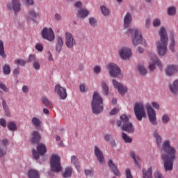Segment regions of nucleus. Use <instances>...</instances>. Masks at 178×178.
I'll return each mask as SVG.
<instances>
[{
    "mask_svg": "<svg viewBox=\"0 0 178 178\" xmlns=\"http://www.w3.org/2000/svg\"><path fill=\"white\" fill-rule=\"evenodd\" d=\"M154 136L156 138L158 148L161 151H163L161 154V159L164 163V169L165 172L173 170V162L176 159V149L170 145V140H165L162 143V136L159 134V131L156 130L154 134Z\"/></svg>",
    "mask_w": 178,
    "mask_h": 178,
    "instance_id": "1",
    "label": "nucleus"
},
{
    "mask_svg": "<svg viewBox=\"0 0 178 178\" xmlns=\"http://www.w3.org/2000/svg\"><path fill=\"white\" fill-rule=\"evenodd\" d=\"M159 35L160 40L157 42L156 48L160 56H163L168 52V42H169V38L168 37V33H166V29L165 26H161Z\"/></svg>",
    "mask_w": 178,
    "mask_h": 178,
    "instance_id": "2",
    "label": "nucleus"
},
{
    "mask_svg": "<svg viewBox=\"0 0 178 178\" xmlns=\"http://www.w3.org/2000/svg\"><path fill=\"white\" fill-rule=\"evenodd\" d=\"M127 33L129 37L132 38L133 45L137 47V45L141 44L143 45V47H147V41L143 38V35L140 30L138 29H129Z\"/></svg>",
    "mask_w": 178,
    "mask_h": 178,
    "instance_id": "3",
    "label": "nucleus"
},
{
    "mask_svg": "<svg viewBox=\"0 0 178 178\" xmlns=\"http://www.w3.org/2000/svg\"><path fill=\"white\" fill-rule=\"evenodd\" d=\"M92 111L95 115H99L104 111V100L98 92H95L91 102Z\"/></svg>",
    "mask_w": 178,
    "mask_h": 178,
    "instance_id": "4",
    "label": "nucleus"
},
{
    "mask_svg": "<svg viewBox=\"0 0 178 178\" xmlns=\"http://www.w3.org/2000/svg\"><path fill=\"white\" fill-rule=\"evenodd\" d=\"M120 120L117 122V126L120 127L122 126V130L127 131V133H134V126L130 122H129V117L126 114H123L120 116Z\"/></svg>",
    "mask_w": 178,
    "mask_h": 178,
    "instance_id": "5",
    "label": "nucleus"
},
{
    "mask_svg": "<svg viewBox=\"0 0 178 178\" xmlns=\"http://www.w3.org/2000/svg\"><path fill=\"white\" fill-rule=\"evenodd\" d=\"M134 113L136 119L139 120V122H141V120H143V118L147 117L145 108H144V104L143 102H138L135 104Z\"/></svg>",
    "mask_w": 178,
    "mask_h": 178,
    "instance_id": "6",
    "label": "nucleus"
},
{
    "mask_svg": "<svg viewBox=\"0 0 178 178\" xmlns=\"http://www.w3.org/2000/svg\"><path fill=\"white\" fill-rule=\"evenodd\" d=\"M50 166L52 172L59 173L62 172V165H60V157L56 154H53L50 159Z\"/></svg>",
    "mask_w": 178,
    "mask_h": 178,
    "instance_id": "7",
    "label": "nucleus"
},
{
    "mask_svg": "<svg viewBox=\"0 0 178 178\" xmlns=\"http://www.w3.org/2000/svg\"><path fill=\"white\" fill-rule=\"evenodd\" d=\"M149 58L150 59L149 61V69L151 72H154V70H155V65H157L159 69L162 70V63H161L158 57H156V54H150Z\"/></svg>",
    "mask_w": 178,
    "mask_h": 178,
    "instance_id": "8",
    "label": "nucleus"
},
{
    "mask_svg": "<svg viewBox=\"0 0 178 178\" xmlns=\"http://www.w3.org/2000/svg\"><path fill=\"white\" fill-rule=\"evenodd\" d=\"M145 108L147 109V115L150 123L153 124V126H156L158 124V122H156V112L152 108V106H151L149 103L145 104Z\"/></svg>",
    "mask_w": 178,
    "mask_h": 178,
    "instance_id": "9",
    "label": "nucleus"
},
{
    "mask_svg": "<svg viewBox=\"0 0 178 178\" xmlns=\"http://www.w3.org/2000/svg\"><path fill=\"white\" fill-rule=\"evenodd\" d=\"M106 67L109 71V74L111 76V77H118V76H120V74H122L120 67H119V65L114 63L107 64Z\"/></svg>",
    "mask_w": 178,
    "mask_h": 178,
    "instance_id": "10",
    "label": "nucleus"
},
{
    "mask_svg": "<svg viewBox=\"0 0 178 178\" xmlns=\"http://www.w3.org/2000/svg\"><path fill=\"white\" fill-rule=\"evenodd\" d=\"M41 35L44 40H47V41H49V42H52V41L55 40V33H54V30L51 28H43L41 31Z\"/></svg>",
    "mask_w": 178,
    "mask_h": 178,
    "instance_id": "11",
    "label": "nucleus"
},
{
    "mask_svg": "<svg viewBox=\"0 0 178 178\" xmlns=\"http://www.w3.org/2000/svg\"><path fill=\"white\" fill-rule=\"evenodd\" d=\"M118 55L124 60H127L133 56L131 49L126 47L120 48L118 51Z\"/></svg>",
    "mask_w": 178,
    "mask_h": 178,
    "instance_id": "12",
    "label": "nucleus"
},
{
    "mask_svg": "<svg viewBox=\"0 0 178 178\" xmlns=\"http://www.w3.org/2000/svg\"><path fill=\"white\" fill-rule=\"evenodd\" d=\"M37 150L35 149H33L32 150L33 157L35 159L38 161V159L40 158V155H44L45 152H47V146L42 143H39L37 145Z\"/></svg>",
    "mask_w": 178,
    "mask_h": 178,
    "instance_id": "13",
    "label": "nucleus"
},
{
    "mask_svg": "<svg viewBox=\"0 0 178 178\" xmlns=\"http://www.w3.org/2000/svg\"><path fill=\"white\" fill-rule=\"evenodd\" d=\"M65 45L67 48H70L72 49L74 45H76V39H74V36L72 33L66 31L65 33Z\"/></svg>",
    "mask_w": 178,
    "mask_h": 178,
    "instance_id": "14",
    "label": "nucleus"
},
{
    "mask_svg": "<svg viewBox=\"0 0 178 178\" xmlns=\"http://www.w3.org/2000/svg\"><path fill=\"white\" fill-rule=\"evenodd\" d=\"M113 86L115 90H118V92L120 95L123 96L126 92H127V86L123 85L122 83L118 82L115 79H113Z\"/></svg>",
    "mask_w": 178,
    "mask_h": 178,
    "instance_id": "15",
    "label": "nucleus"
},
{
    "mask_svg": "<svg viewBox=\"0 0 178 178\" xmlns=\"http://www.w3.org/2000/svg\"><path fill=\"white\" fill-rule=\"evenodd\" d=\"M56 94L58 95L60 99H65L67 98V92H66V88L62 87L60 85H56L54 88Z\"/></svg>",
    "mask_w": 178,
    "mask_h": 178,
    "instance_id": "16",
    "label": "nucleus"
},
{
    "mask_svg": "<svg viewBox=\"0 0 178 178\" xmlns=\"http://www.w3.org/2000/svg\"><path fill=\"white\" fill-rule=\"evenodd\" d=\"M37 17H40V14L34 9H30L28 10L25 15V19L27 22H34Z\"/></svg>",
    "mask_w": 178,
    "mask_h": 178,
    "instance_id": "17",
    "label": "nucleus"
},
{
    "mask_svg": "<svg viewBox=\"0 0 178 178\" xmlns=\"http://www.w3.org/2000/svg\"><path fill=\"white\" fill-rule=\"evenodd\" d=\"M8 8L9 9H13L14 10V13L17 15V13L22 10V3H20L19 0H13L12 4H8Z\"/></svg>",
    "mask_w": 178,
    "mask_h": 178,
    "instance_id": "18",
    "label": "nucleus"
},
{
    "mask_svg": "<svg viewBox=\"0 0 178 178\" xmlns=\"http://www.w3.org/2000/svg\"><path fill=\"white\" fill-rule=\"evenodd\" d=\"M94 153L99 163H104V162H105L104 153L102 152V150H101V149H99V147H98L97 145L94 147Z\"/></svg>",
    "mask_w": 178,
    "mask_h": 178,
    "instance_id": "19",
    "label": "nucleus"
},
{
    "mask_svg": "<svg viewBox=\"0 0 178 178\" xmlns=\"http://www.w3.org/2000/svg\"><path fill=\"white\" fill-rule=\"evenodd\" d=\"M133 22V16L130 12L127 13L124 17V28L129 29L130 27V24H131Z\"/></svg>",
    "mask_w": 178,
    "mask_h": 178,
    "instance_id": "20",
    "label": "nucleus"
},
{
    "mask_svg": "<svg viewBox=\"0 0 178 178\" xmlns=\"http://www.w3.org/2000/svg\"><path fill=\"white\" fill-rule=\"evenodd\" d=\"M178 72V66L175 65H168L165 70V73L168 76H173Z\"/></svg>",
    "mask_w": 178,
    "mask_h": 178,
    "instance_id": "21",
    "label": "nucleus"
},
{
    "mask_svg": "<svg viewBox=\"0 0 178 178\" xmlns=\"http://www.w3.org/2000/svg\"><path fill=\"white\" fill-rule=\"evenodd\" d=\"M90 15V11L86 8H81L78 10L76 16L79 19H86Z\"/></svg>",
    "mask_w": 178,
    "mask_h": 178,
    "instance_id": "22",
    "label": "nucleus"
},
{
    "mask_svg": "<svg viewBox=\"0 0 178 178\" xmlns=\"http://www.w3.org/2000/svg\"><path fill=\"white\" fill-rule=\"evenodd\" d=\"M41 140V135L37 131H33L32 134L31 143L32 144H37V143H40Z\"/></svg>",
    "mask_w": 178,
    "mask_h": 178,
    "instance_id": "23",
    "label": "nucleus"
},
{
    "mask_svg": "<svg viewBox=\"0 0 178 178\" xmlns=\"http://www.w3.org/2000/svg\"><path fill=\"white\" fill-rule=\"evenodd\" d=\"M108 166L111 169L112 172L115 175V176H120V172L118 170V167L113 163L112 160L108 161Z\"/></svg>",
    "mask_w": 178,
    "mask_h": 178,
    "instance_id": "24",
    "label": "nucleus"
},
{
    "mask_svg": "<svg viewBox=\"0 0 178 178\" xmlns=\"http://www.w3.org/2000/svg\"><path fill=\"white\" fill-rule=\"evenodd\" d=\"M169 88L172 94H178V80H175L172 84H170Z\"/></svg>",
    "mask_w": 178,
    "mask_h": 178,
    "instance_id": "25",
    "label": "nucleus"
},
{
    "mask_svg": "<svg viewBox=\"0 0 178 178\" xmlns=\"http://www.w3.org/2000/svg\"><path fill=\"white\" fill-rule=\"evenodd\" d=\"M71 163L75 166L76 170L78 172H80L81 168L80 165H79V159L76 156H72L71 157Z\"/></svg>",
    "mask_w": 178,
    "mask_h": 178,
    "instance_id": "26",
    "label": "nucleus"
},
{
    "mask_svg": "<svg viewBox=\"0 0 178 178\" xmlns=\"http://www.w3.org/2000/svg\"><path fill=\"white\" fill-rule=\"evenodd\" d=\"M31 123L33 126H34V127H35L36 129H40V127H41L42 122H41V120H40L38 118L33 117L31 120Z\"/></svg>",
    "mask_w": 178,
    "mask_h": 178,
    "instance_id": "27",
    "label": "nucleus"
},
{
    "mask_svg": "<svg viewBox=\"0 0 178 178\" xmlns=\"http://www.w3.org/2000/svg\"><path fill=\"white\" fill-rule=\"evenodd\" d=\"M27 175L29 178H40V173L37 170L31 169L29 170Z\"/></svg>",
    "mask_w": 178,
    "mask_h": 178,
    "instance_id": "28",
    "label": "nucleus"
},
{
    "mask_svg": "<svg viewBox=\"0 0 178 178\" xmlns=\"http://www.w3.org/2000/svg\"><path fill=\"white\" fill-rule=\"evenodd\" d=\"M143 178H152V167L148 168L147 171L143 169Z\"/></svg>",
    "mask_w": 178,
    "mask_h": 178,
    "instance_id": "29",
    "label": "nucleus"
},
{
    "mask_svg": "<svg viewBox=\"0 0 178 178\" xmlns=\"http://www.w3.org/2000/svg\"><path fill=\"white\" fill-rule=\"evenodd\" d=\"M42 102L46 108H52V102L48 99V97L44 96L42 97Z\"/></svg>",
    "mask_w": 178,
    "mask_h": 178,
    "instance_id": "30",
    "label": "nucleus"
},
{
    "mask_svg": "<svg viewBox=\"0 0 178 178\" xmlns=\"http://www.w3.org/2000/svg\"><path fill=\"white\" fill-rule=\"evenodd\" d=\"M2 105L6 113V116H8V118H10V111H9V106H8V104L6 103V101H5V99L2 100Z\"/></svg>",
    "mask_w": 178,
    "mask_h": 178,
    "instance_id": "31",
    "label": "nucleus"
},
{
    "mask_svg": "<svg viewBox=\"0 0 178 178\" xmlns=\"http://www.w3.org/2000/svg\"><path fill=\"white\" fill-rule=\"evenodd\" d=\"M0 56L3 59H6V54H5V47H3V42L0 40Z\"/></svg>",
    "mask_w": 178,
    "mask_h": 178,
    "instance_id": "32",
    "label": "nucleus"
},
{
    "mask_svg": "<svg viewBox=\"0 0 178 178\" xmlns=\"http://www.w3.org/2000/svg\"><path fill=\"white\" fill-rule=\"evenodd\" d=\"M88 22H89V24H90V26H91V27H97V26H98V21L97 20V18H95L94 17H89Z\"/></svg>",
    "mask_w": 178,
    "mask_h": 178,
    "instance_id": "33",
    "label": "nucleus"
},
{
    "mask_svg": "<svg viewBox=\"0 0 178 178\" xmlns=\"http://www.w3.org/2000/svg\"><path fill=\"white\" fill-rule=\"evenodd\" d=\"M72 168L67 167L65 168V172L63 173V177L64 178L70 177V176H72Z\"/></svg>",
    "mask_w": 178,
    "mask_h": 178,
    "instance_id": "34",
    "label": "nucleus"
},
{
    "mask_svg": "<svg viewBox=\"0 0 178 178\" xmlns=\"http://www.w3.org/2000/svg\"><path fill=\"white\" fill-rule=\"evenodd\" d=\"M167 13L168 16H175L176 15V7L170 6L167 8Z\"/></svg>",
    "mask_w": 178,
    "mask_h": 178,
    "instance_id": "35",
    "label": "nucleus"
},
{
    "mask_svg": "<svg viewBox=\"0 0 178 178\" xmlns=\"http://www.w3.org/2000/svg\"><path fill=\"white\" fill-rule=\"evenodd\" d=\"M14 63L15 65H17V66H25L26 64L27 63V61L22 58H18L14 60Z\"/></svg>",
    "mask_w": 178,
    "mask_h": 178,
    "instance_id": "36",
    "label": "nucleus"
},
{
    "mask_svg": "<svg viewBox=\"0 0 178 178\" xmlns=\"http://www.w3.org/2000/svg\"><path fill=\"white\" fill-rule=\"evenodd\" d=\"M122 140H124V143H127L128 144H131V143H133V139L130 138L127 134L123 132L122 134Z\"/></svg>",
    "mask_w": 178,
    "mask_h": 178,
    "instance_id": "37",
    "label": "nucleus"
},
{
    "mask_svg": "<svg viewBox=\"0 0 178 178\" xmlns=\"http://www.w3.org/2000/svg\"><path fill=\"white\" fill-rule=\"evenodd\" d=\"M37 60H38V59H37L35 54H30L28 57L26 63H31V62H33V63H34V62H36Z\"/></svg>",
    "mask_w": 178,
    "mask_h": 178,
    "instance_id": "38",
    "label": "nucleus"
},
{
    "mask_svg": "<svg viewBox=\"0 0 178 178\" xmlns=\"http://www.w3.org/2000/svg\"><path fill=\"white\" fill-rule=\"evenodd\" d=\"M101 11L102 15L104 16H108L109 15V8H106L105 6H101Z\"/></svg>",
    "mask_w": 178,
    "mask_h": 178,
    "instance_id": "39",
    "label": "nucleus"
},
{
    "mask_svg": "<svg viewBox=\"0 0 178 178\" xmlns=\"http://www.w3.org/2000/svg\"><path fill=\"white\" fill-rule=\"evenodd\" d=\"M130 156L134 159V163H136V165H138V161H140V158H138V156L136 155V152H130Z\"/></svg>",
    "mask_w": 178,
    "mask_h": 178,
    "instance_id": "40",
    "label": "nucleus"
},
{
    "mask_svg": "<svg viewBox=\"0 0 178 178\" xmlns=\"http://www.w3.org/2000/svg\"><path fill=\"white\" fill-rule=\"evenodd\" d=\"M8 129H9L11 131H15L17 129V127H16V124L15 122H9L8 124Z\"/></svg>",
    "mask_w": 178,
    "mask_h": 178,
    "instance_id": "41",
    "label": "nucleus"
},
{
    "mask_svg": "<svg viewBox=\"0 0 178 178\" xmlns=\"http://www.w3.org/2000/svg\"><path fill=\"white\" fill-rule=\"evenodd\" d=\"M161 120L163 123L168 124L170 121V117L168 114H164L162 116Z\"/></svg>",
    "mask_w": 178,
    "mask_h": 178,
    "instance_id": "42",
    "label": "nucleus"
},
{
    "mask_svg": "<svg viewBox=\"0 0 178 178\" xmlns=\"http://www.w3.org/2000/svg\"><path fill=\"white\" fill-rule=\"evenodd\" d=\"M102 86L104 95H108V92L109 91V88L108 87V85H106V83L102 82Z\"/></svg>",
    "mask_w": 178,
    "mask_h": 178,
    "instance_id": "43",
    "label": "nucleus"
},
{
    "mask_svg": "<svg viewBox=\"0 0 178 178\" xmlns=\"http://www.w3.org/2000/svg\"><path fill=\"white\" fill-rule=\"evenodd\" d=\"M3 72L4 74H10V67L9 65H5L3 67Z\"/></svg>",
    "mask_w": 178,
    "mask_h": 178,
    "instance_id": "44",
    "label": "nucleus"
},
{
    "mask_svg": "<svg viewBox=\"0 0 178 178\" xmlns=\"http://www.w3.org/2000/svg\"><path fill=\"white\" fill-rule=\"evenodd\" d=\"M33 66L35 70H40L41 69V65H40V60H37L33 63Z\"/></svg>",
    "mask_w": 178,
    "mask_h": 178,
    "instance_id": "45",
    "label": "nucleus"
},
{
    "mask_svg": "<svg viewBox=\"0 0 178 178\" xmlns=\"http://www.w3.org/2000/svg\"><path fill=\"white\" fill-rule=\"evenodd\" d=\"M138 71L140 72V74H143V76H145V74L147 73V70L143 65L138 66Z\"/></svg>",
    "mask_w": 178,
    "mask_h": 178,
    "instance_id": "46",
    "label": "nucleus"
},
{
    "mask_svg": "<svg viewBox=\"0 0 178 178\" xmlns=\"http://www.w3.org/2000/svg\"><path fill=\"white\" fill-rule=\"evenodd\" d=\"M35 49L38 51V52H42L44 51V46H42V44L38 43L35 46Z\"/></svg>",
    "mask_w": 178,
    "mask_h": 178,
    "instance_id": "47",
    "label": "nucleus"
},
{
    "mask_svg": "<svg viewBox=\"0 0 178 178\" xmlns=\"http://www.w3.org/2000/svg\"><path fill=\"white\" fill-rule=\"evenodd\" d=\"M161 19H159V18H155L153 20V26L154 27H159V26H161Z\"/></svg>",
    "mask_w": 178,
    "mask_h": 178,
    "instance_id": "48",
    "label": "nucleus"
},
{
    "mask_svg": "<svg viewBox=\"0 0 178 178\" xmlns=\"http://www.w3.org/2000/svg\"><path fill=\"white\" fill-rule=\"evenodd\" d=\"M0 89L3 90L4 92H9V88H8V87H6V86L1 82H0Z\"/></svg>",
    "mask_w": 178,
    "mask_h": 178,
    "instance_id": "49",
    "label": "nucleus"
},
{
    "mask_svg": "<svg viewBox=\"0 0 178 178\" xmlns=\"http://www.w3.org/2000/svg\"><path fill=\"white\" fill-rule=\"evenodd\" d=\"M3 145V147H8L9 145V140L8 139H3L1 142H0V145Z\"/></svg>",
    "mask_w": 178,
    "mask_h": 178,
    "instance_id": "50",
    "label": "nucleus"
},
{
    "mask_svg": "<svg viewBox=\"0 0 178 178\" xmlns=\"http://www.w3.org/2000/svg\"><path fill=\"white\" fill-rule=\"evenodd\" d=\"M56 45H61L63 46V39L61 38V36H58L57 38V42Z\"/></svg>",
    "mask_w": 178,
    "mask_h": 178,
    "instance_id": "51",
    "label": "nucleus"
},
{
    "mask_svg": "<svg viewBox=\"0 0 178 178\" xmlns=\"http://www.w3.org/2000/svg\"><path fill=\"white\" fill-rule=\"evenodd\" d=\"M176 45V42H171L170 43L169 45V49H170V51H172V52H175V46Z\"/></svg>",
    "mask_w": 178,
    "mask_h": 178,
    "instance_id": "52",
    "label": "nucleus"
},
{
    "mask_svg": "<svg viewBox=\"0 0 178 178\" xmlns=\"http://www.w3.org/2000/svg\"><path fill=\"white\" fill-rule=\"evenodd\" d=\"M54 19L57 22H60L62 20V16H60V14H59V13H56L54 15Z\"/></svg>",
    "mask_w": 178,
    "mask_h": 178,
    "instance_id": "53",
    "label": "nucleus"
},
{
    "mask_svg": "<svg viewBox=\"0 0 178 178\" xmlns=\"http://www.w3.org/2000/svg\"><path fill=\"white\" fill-rule=\"evenodd\" d=\"M154 176L155 178H164L163 176H162V174L159 172V171H155Z\"/></svg>",
    "mask_w": 178,
    "mask_h": 178,
    "instance_id": "54",
    "label": "nucleus"
},
{
    "mask_svg": "<svg viewBox=\"0 0 178 178\" xmlns=\"http://www.w3.org/2000/svg\"><path fill=\"white\" fill-rule=\"evenodd\" d=\"M150 26H151V19L147 18L145 19V27H146V29H149Z\"/></svg>",
    "mask_w": 178,
    "mask_h": 178,
    "instance_id": "55",
    "label": "nucleus"
},
{
    "mask_svg": "<svg viewBox=\"0 0 178 178\" xmlns=\"http://www.w3.org/2000/svg\"><path fill=\"white\" fill-rule=\"evenodd\" d=\"M152 106H153V108H154V109H158L159 110L161 108V106H159V104L155 102H152Z\"/></svg>",
    "mask_w": 178,
    "mask_h": 178,
    "instance_id": "56",
    "label": "nucleus"
},
{
    "mask_svg": "<svg viewBox=\"0 0 178 178\" xmlns=\"http://www.w3.org/2000/svg\"><path fill=\"white\" fill-rule=\"evenodd\" d=\"M29 91V86L24 85L22 86V92H24V94H27Z\"/></svg>",
    "mask_w": 178,
    "mask_h": 178,
    "instance_id": "57",
    "label": "nucleus"
},
{
    "mask_svg": "<svg viewBox=\"0 0 178 178\" xmlns=\"http://www.w3.org/2000/svg\"><path fill=\"white\" fill-rule=\"evenodd\" d=\"M0 126H2V127H5L6 126V120H5V119H0Z\"/></svg>",
    "mask_w": 178,
    "mask_h": 178,
    "instance_id": "58",
    "label": "nucleus"
},
{
    "mask_svg": "<svg viewBox=\"0 0 178 178\" xmlns=\"http://www.w3.org/2000/svg\"><path fill=\"white\" fill-rule=\"evenodd\" d=\"M74 6L76 8H79L80 9V8H83V3L81 1H76L74 3Z\"/></svg>",
    "mask_w": 178,
    "mask_h": 178,
    "instance_id": "59",
    "label": "nucleus"
},
{
    "mask_svg": "<svg viewBox=\"0 0 178 178\" xmlns=\"http://www.w3.org/2000/svg\"><path fill=\"white\" fill-rule=\"evenodd\" d=\"M94 72L97 74H98L99 73H101V67H99V66L95 67Z\"/></svg>",
    "mask_w": 178,
    "mask_h": 178,
    "instance_id": "60",
    "label": "nucleus"
},
{
    "mask_svg": "<svg viewBox=\"0 0 178 178\" xmlns=\"http://www.w3.org/2000/svg\"><path fill=\"white\" fill-rule=\"evenodd\" d=\"M119 112V109L117 108H114L113 110L111 111L110 115H116Z\"/></svg>",
    "mask_w": 178,
    "mask_h": 178,
    "instance_id": "61",
    "label": "nucleus"
},
{
    "mask_svg": "<svg viewBox=\"0 0 178 178\" xmlns=\"http://www.w3.org/2000/svg\"><path fill=\"white\" fill-rule=\"evenodd\" d=\"M62 45H59V44H56V52L60 53L62 51Z\"/></svg>",
    "mask_w": 178,
    "mask_h": 178,
    "instance_id": "62",
    "label": "nucleus"
},
{
    "mask_svg": "<svg viewBox=\"0 0 178 178\" xmlns=\"http://www.w3.org/2000/svg\"><path fill=\"white\" fill-rule=\"evenodd\" d=\"M92 174V170H88V169L85 170L86 176H91Z\"/></svg>",
    "mask_w": 178,
    "mask_h": 178,
    "instance_id": "63",
    "label": "nucleus"
},
{
    "mask_svg": "<svg viewBox=\"0 0 178 178\" xmlns=\"http://www.w3.org/2000/svg\"><path fill=\"white\" fill-rule=\"evenodd\" d=\"M104 138L106 141H109L111 138V136L110 134H106L104 135Z\"/></svg>",
    "mask_w": 178,
    "mask_h": 178,
    "instance_id": "64",
    "label": "nucleus"
}]
</instances>
